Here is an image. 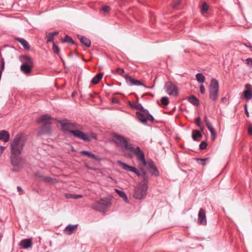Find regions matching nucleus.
<instances>
[{"instance_id":"1","label":"nucleus","mask_w":252,"mask_h":252,"mask_svg":"<svg viewBox=\"0 0 252 252\" xmlns=\"http://www.w3.org/2000/svg\"><path fill=\"white\" fill-rule=\"evenodd\" d=\"M111 136V141L118 147L120 148L126 154L129 150L132 149V144L129 142L128 138L116 132L112 133Z\"/></svg>"},{"instance_id":"2","label":"nucleus","mask_w":252,"mask_h":252,"mask_svg":"<svg viewBox=\"0 0 252 252\" xmlns=\"http://www.w3.org/2000/svg\"><path fill=\"white\" fill-rule=\"evenodd\" d=\"M25 144V140L22 133L17 134L10 144V155H20Z\"/></svg>"},{"instance_id":"3","label":"nucleus","mask_w":252,"mask_h":252,"mask_svg":"<svg viewBox=\"0 0 252 252\" xmlns=\"http://www.w3.org/2000/svg\"><path fill=\"white\" fill-rule=\"evenodd\" d=\"M111 205V199L106 197L94 202L92 204V208L95 211L105 213Z\"/></svg>"},{"instance_id":"4","label":"nucleus","mask_w":252,"mask_h":252,"mask_svg":"<svg viewBox=\"0 0 252 252\" xmlns=\"http://www.w3.org/2000/svg\"><path fill=\"white\" fill-rule=\"evenodd\" d=\"M148 184L140 182L135 188L133 197L136 199H142L146 197L147 193Z\"/></svg>"},{"instance_id":"5","label":"nucleus","mask_w":252,"mask_h":252,"mask_svg":"<svg viewBox=\"0 0 252 252\" xmlns=\"http://www.w3.org/2000/svg\"><path fill=\"white\" fill-rule=\"evenodd\" d=\"M10 162L13 167V172H18L24 167L25 161L20 155H10Z\"/></svg>"},{"instance_id":"6","label":"nucleus","mask_w":252,"mask_h":252,"mask_svg":"<svg viewBox=\"0 0 252 252\" xmlns=\"http://www.w3.org/2000/svg\"><path fill=\"white\" fill-rule=\"evenodd\" d=\"M70 132L72 133L74 136L87 142H90L92 139L96 140L97 139V135L94 132L85 134L79 130H70Z\"/></svg>"},{"instance_id":"7","label":"nucleus","mask_w":252,"mask_h":252,"mask_svg":"<svg viewBox=\"0 0 252 252\" xmlns=\"http://www.w3.org/2000/svg\"><path fill=\"white\" fill-rule=\"evenodd\" d=\"M126 154L129 157H132L133 155H135L137 159L142 163L143 165H146L147 164L148 161L146 160L144 153L140 147H137L134 148L132 146V149L129 150L126 153Z\"/></svg>"},{"instance_id":"8","label":"nucleus","mask_w":252,"mask_h":252,"mask_svg":"<svg viewBox=\"0 0 252 252\" xmlns=\"http://www.w3.org/2000/svg\"><path fill=\"white\" fill-rule=\"evenodd\" d=\"M219 84L216 79H212L209 86V97L216 101L218 97Z\"/></svg>"},{"instance_id":"9","label":"nucleus","mask_w":252,"mask_h":252,"mask_svg":"<svg viewBox=\"0 0 252 252\" xmlns=\"http://www.w3.org/2000/svg\"><path fill=\"white\" fill-rule=\"evenodd\" d=\"M24 59L25 62L21 65L20 69L22 72L28 75L32 72L33 62L31 57L29 56H25Z\"/></svg>"},{"instance_id":"10","label":"nucleus","mask_w":252,"mask_h":252,"mask_svg":"<svg viewBox=\"0 0 252 252\" xmlns=\"http://www.w3.org/2000/svg\"><path fill=\"white\" fill-rule=\"evenodd\" d=\"M164 89L165 92L170 95L177 96L178 94V87L172 82H166L164 84Z\"/></svg>"},{"instance_id":"11","label":"nucleus","mask_w":252,"mask_h":252,"mask_svg":"<svg viewBox=\"0 0 252 252\" xmlns=\"http://www.w3.org/2000/svg\"><path fill=\"white\" fill-rule=\"evenodd\" d=\"M143 166L147 168L152 176L158 177L159 176V172L152 160L148 161L147 164Z\"/></svg>"},{"instance_id":"12","label":"nucleus","mask_w":252,"mask_h":252,"mask_svg":"<svg viewBox=\"0 0 252 252\" xmlns=\"http://www.w3.org/2000/svg\"><path fill=\"white\" fill-rule=\"evenodd\" d=\"M58 123L60 124L64 130H68L69 128H78V125L76 123H68L66 119L63 120H59Z\"/></svg>"},{"instance_id":"13","label":"nucleus","mask_w":252,"mask_h":252,"mask_svg":"<svg viewBox=\"0 0 252 252\" xmlns=\"http://www.w3.org/2000/svg\"><path fill=\"white\" fill-rule=\"evenodd\" d=\"M119 164L125 170L134 172L138 177H141L142 174L141 173V172L138 171L135 167L128 165L122 161H119Z\"/></svg>"},{"instance_id":"14","label":"nucleus","mask_w":252,"mask_h":252,"mask_svg":"<svg viewBox=\"0 0 252 252\" xmlns=\"http://www.w3.org/2000/svg\"><path fill=\"white\" fill-rule=\"evenodd\" d=\"M50 116L45 114L38 118L36 120L37 123H42L43 125H51V121L53 120Z\"/></svg>"},{"instance_id":"15","label":"nucleus","mask_w":252,"mask_h":252,"mask_svg":"<svg viewBox=\"0 0 252 252\" xmlns=\"http://www.w3.org/2000/svg\"><path fill=\"white\" fill-rule=\"evenodd\" d=\"M198 222L199 224L206 225L207 224L206 212L205 210L201 208L198 212Z\"/></svg>"},{"instance_id":"16","label":"nucleus","mask_w":252,"mask_h":252,"mask_svg":"<svg viewBox=\"0 0 252 252\" xmlns=\"http://www.w3.org/2000/svg\"><path fill=\"white\" fill-rule=\"evenodd\" d=\"M32 238L22 240L20 242V246L24 249H28L32 247Z\"/></svg>"},{"instance_id":"17","label":"nucleus","mask_w":252,"mask_h":252,"mask_svg":"<svg viewBox=\"0 0 252 252\" xmlns=\"http://www.w3.org/2000/svg\"><path fill=\"white\" fill-rule=\"evenodd\" d=\"M50 133H51V125H43L38 132V135H40Z\"/></svg>"},{"instance_id":"18","label":"nucleus","mask_w":252,"mask_h":252,"mask_svg":"<svg viewBox=\"0 0 252 252\" xmlns=\"http://www.w3.org/2000/svg\"><path fill=\"white\" fill-rule=\"evenodd\" d=\"M77 226L78 224H69L65 227L64 230V232L67 235H71L75 232L77 228Z\"/></svg>"},{"instance_id":"19","label":"nucleus","mask_w":252,"mask_h":252,"mask_svg":"<svg viewBox=\"0 0 252 252\" xmlns=\"http://www.w3.org/2000/svg\"><path fill=\"white\" fill-rule=\"evenodd\" d=\"M81 154L83 156H86L89 158H93L96 161H99L100 160V158L98 156H96L92 152L88 151H82L81 152Z\"/></svg>"},{"instance_id":"20","label":"nucleus","mask_w":252,"mask_h":252,"mask_svg":"<svg viewBox=\"0 0 252 252\" xmlns=\"http://www.w3.org/2000/svg\"><path fill=\"white\" fill-rule=\"evenodd\" d=\"M77 37L82 44H84L87 47H89L91 46V41L89 38L81 35H78Z\"/></svg>"},{"instance_id":"21","label":"nucleus","mask_w":252,"mask_h":252,"mask_svg":"<svg viewBox=\"0 0 252 252\" xmlns=\"http://www.w3.org/2000/svg\"><path fill=\"white\" fill-rule=\"evenodd\" d=\"M10 135L8 131L2 130L0 131V140L5 142L9 140Z\"/></svg>"},{"instance_id":"22","label":"nucleus","mask_w":252,"mask_h":252,"mask_svg":"<svg viewBox=\"0 0 252 252\" xmlns=\"http://www.w3.org/2000/svg\"><path fill=\"white\" fill-rule=\"evenodd\" d=\"M130 106L133 108L140 111V112H142L143 113H148V110L145 109L140 103H135L134 104H130Z\"/></svg>"},{"instance_id":"23","label":"nucleus","mask_w":252,"mask_h":252,"mask_svg":"<svg viewBox=\"0 0 252 252\" xmlns=\"http://www.w3.org/2000/svg\"><path fill=\"white\" fill-rule=\"evenodd\" d=\"M141 173L142 174V179L140 182L143 183L144 184H149V176L147 173V172L143 168L141 169Z\"/></svg>"},{"instance_id":"24","label":"nucleus","mask_w":252,"mask_h":252,"mask_svg":"<svg viewBox=\"0 0 252 252\" xmlns=\"http://www.w3.org/2000/svg\"><path fill=\"white\" fill-rule=\"evenodd\" d=\"M136 116L137 117L138 120L142 123L143 124L146 125L147 123V119L145 116V114L142 112H136Z\"/></svg>"},{"instance_id":"25","label":"nucleus","mask_w":252,"mask_h":252,"mask_svg":"<svg viewBox=\"0 0 252 252\" xmlns=\"http://www.w3.org/2000/svg\"><path fill=\"white\" fill-rule=\"evenodd\" d=\"M15 39H16V40L19 42L21 44V45H23V46L24 47V48L25 49L28 50H29L30 49V45H29V43L28 42V41L27 40H26L25 39L18 37V38H16Z\"/></svg>"},{"instance_id":"26","label":"nucleus","mask_w":252,"mask_h":252,"mask_svg":"<svg viewBox=\"0 0 252 252\" xmlns=\"http://www.w3.org/2000/svg\"><path fill=\"white\" fill-rule=\"evenodd\" d=\"M124 78L126 81V83L129 86H133L135 79L128 74L124 75Z\"/></svg>"},{"instance_id":"27","label":"nucleus","mask_w":252,"mask_h":252,"mask_svg":"<svg viewBox=\"0 0 252 252\" xmlns=\"http://www.w3.org/2000/svg\"><path fill=\"white\" fill-rule=\"evenodd\" d=\"M202 136V133L198 130H193L192 131V138L193 140L197 141V138H200Z\"/></svg>"},{"instance_id":"28","label":"nucleus","mask_w":252,"mask_h":252,"mask_svg":"<svg viewBox=\"0 0 252 252\" xmlns=\"http://www.w3.org/2000/svg\"><path fill=\"white\" fill-rule=\"evenodd\" d=\"M58 34H59V32H56V31L54 32H49L48 33V34L46 36V37L47 38L46 42L47 43L51 42H53L54 41V36Z\"/></svg>"},{"instance_id":"29","label":"nucleus","mask_w":252,"mask_h":252,"mask_svg":"<svg viewBox=\"0 0 252 252\" xmlns=\"http://www.w3.org/2000/svg\"><path fill=\"white\" fill-rule=\"evenodd\" d=\"M189 101L193 105L198 106L199 105V100L194 95L188 98Z\"/></svg>"},{"instance_id":"30","label":"nucleus","mask_w":252,"mask_h":252,"mask_svg":"<svg viewBox=\"0 0 252 252\" xmlns=\"http://www.w3.org/2000/svg\"><path fill=\"white\" fill-rule=\"evenodd\" d=\"M115 191L118 193V194L121 197L123 198L126 202H128V198L124 191L120 190L118 189H115Z\"/></svg>"},{"instance_id":"31","label":"nucleus","mask_w":252,"mask_h":252,"mask_svg":"<svg viewBox=\"0 0 252 252\" xmlns=\"http://www.w3.org/2000/svg\"><path fill=\"white\" fill-rule=\"evenodd\" d=\"M102 77L103 74L102 73L97 74L92 79V83L94 84H97L102 79Z\"/></svg>"},{"instance_id":"32","label":"nucleus","mask_w":252,"mask_h":252,"mask_svg":"<svg viewBox=\"0 0 252 252\" xmlns=\"http://www.w3.org/2000/svg\"><path fill=\"white\" fill-rule=\"evenodd\" d=\"M196 78L197 81L200 83H204L205 80L204 76L201 73H198L196 75Z\"/></svg>"},{"instance_id":"33","label":"nucleus","mask_w":252,"mask_h":252,"mask_svg":"<svg viewBox=\"0 0 252 252\" xmlns=\"http://www.w3.org/2000/svg\"><path fill=\"white\" fill-rule=\"evenodd\" d=\"M62 42L63 43H70L72 44H74L73 40L68 35H66L64 38H62Z\"/></svg>"},{"instance_id":"34","label":"nucleus","mask_w":252,"mask_h":252,"mask_svg":"<svg viewBox=\"0 0 252 252\" xmlns=\"http://www.w3.org/2000/svg\"><path fill=\"white\" fill-rule=\"evenodd\" d=\"M196 125L200 128L202 131H203L204 129V126L201 122V119L199 117H197L195 119Z\"/></svg>"},{"instance_id":"35","label":"nucleus","mask_w":252,"mask_h":252,"mask_svg":"<svg viewBox=\"0 0 252 252\" xmlns=\"http://www.w3.org/2000/svg\"><path fill=\"white\" fill-rule=\"evenodd\" d=\"M35 177L38 181H43L44 176L39 172H37L35 173Z\"/></svg>"},{"instance_id":"36","label":"nucleus","mask_w":252,"mask_h":252,"mask_svg":"<svg viewBox=\"0 0 252 252\" xmlns=\"http://www.w3.org/2000/svg\"><path fill=\"white\" fill-rule=\"evenodd\" d=\"M66 197L67 198H71L73 199H78L83 197V195L80 194H66Z\"/></svg>"},{"instance_id":"37","label":"nucleus","mask_w":252,"mask_h":252,"mask_svg":"<svg viewBox=\"0 0 252 252\" xmlns=\"http://www.w3.org/2000/svg\"><path fill=\"white\" fill-rule=\"evenodd\" d=\"M244 96L246 99L249 100L252 98V93L250 90H246L244 91Z\"/></svg>"},{"instance_id":"38","label":"nucleus","mask_w":252,"mask_h":252,"mask_svg":"<svg viewBox=\"0 0 252 252\" xmlns=\"http://www.w3.org/2000/svg\"><path fill=\"white\" fill-rule=\"evenodd\" d=\"M43 181L47 183H55L57 182V180L50 177H44Z\"/></svg>"},{"instance_id":"39","label":"nucleus","mask_w":252,"mask_h":252,"mask_svg":"<svg viewBox=\"0 0 252 252\" xmlns=\"http://www.w3.org/2000/svg\"><path fill=\"white\" fill-rule=\"evenodd\" d=\"M161 103L163 105H168L169 101L168 98L166 96H163L161 98Z\"/></svg>"},{"instance_id":"40","label":"nucleus","mask_w":252,"mask_h":252,"mask_svg":"<svg viewBox=\"0 0 252 252\" xmlns=\"http://www.w3.org/2000/svg\"><path fill=\"white\" fill-rule=\"evenodd\" d=\"M208 5L206 2H204L202 6L201 12L202 13H206L208 10Z\"/></svg>"},{"instance_id":"41","label":"nucleus","mask_w":252,"mask_h":252,"mask_svg":"<svg viewBox=\"0 0 252 252\" xmlns=\"http://www.w3.org/2000/svg\"><path fill=\"white\" fill-rule=\"evenodd\" d=\"M52 49L54 52L57 54H59L60 53V49L58 46L55 44V42L53 43Z\"/></svg>"},{"instance_id":"42","label":"nucleus","mask_w":252,"mask_h":252,"mask_svg":"<svg viewBox=\"0 0 252 252\" xmlns=\"http://www.w3.org/2000/svg\"><path fill=\"white\" fill-rule=\"evenodd\" d=\"M196 160L197 161H200V164H201V165H205L206 164V161L208 160V158H196Z\"/></svg>"},{"instance_id":"43","label":"nucleus","mask_w":252,"mask_h":252,"mask_svg":"<svg viewBox=\"0 0 252 252\" xmlns=\"http://www.w3.org/2000/svg\"><path fill=\"white\" fill-rule=\"evenodd\" d=\"M144 114H145V115L147 116V120L148 119L152 122H154L155 119H154V117L150 114L148 110V113H145Z\"/></svg>"},{"instance_id":"44","label":"nucleus","mask_w":252,"mask_h":252,"mask_svg":"<svg viewBox=\"0 0 252 252\" xmlns=\"http://www.w3.org/2000/svg\"><path fill=\"white\" fill-rule=\"evenodd\" d=\"M207 143L206 141H202L199 145V149L201 150H204L206 148Z\"/></svg>"},{"instance_id":"45","label":"nucleus","mask_w":252,"mask_h":252,"mask_svg":"<svg viewBox=\"0 0 252 252\" xmlns=\"http://www.w3.org/2000/svg\"><path fill=\"white\" fill-rule=\"evenodd\" d=\"M116 73L119 74V75H122L124 73L125 70L123 68H117L115 71Z\"/></svg>"},{"instance_id":"46","label":"nucleus","mask_w":252,"mask_h":252,"mask_svg":"<svg viewBox=\"0 0 252 252\" xmlns=\"http://www.w3.org/2000/svg\"><path fill=\"white\" fill-rule=\"evenodd\" d=\"M181 0H176L174 4L173 5V7L174 9H176L177 8V7L179 5V4L181 3Z\"/></svg>"},{"instance_id":"47","label":"nucleus","mask_w":252,"mask_h":252,"mask_svg":"<svg viewBox=\"0 0 252 252\" xmlns=\"http://www.w3.org/2000/svg\"><path fill=\"white\" fill-rule=\"evenodd\" d=\"M206 126L210 131H212L215 130L210 122L206 124Z\"/></svg>"},{"instance_id":"48","label":"nucleus","mask_w":252,"mask_h":252,"mask_svg":"<svg viewBox=\"0 0 252 252\" xmlns=\"http://www.w3.org/2000/svg\"><path fill=\"white\" fill-rule=\"evenodd\" d=\"M211 132V138L212 140H214L216 137V133L215 132V130H213L212 131H210Z\"/></svg>"},{"instance_id":"49","label":"nucleus","mask_w":252,"mask_h":252,"mask_svg":"<svg viewBox=\"0 0 252 252\" xmlns=\"http://www.w3.org/2000/svg\"><path fill=\"white\" fill-rule=\"evenodd\" d=\"M110 9V8L109 6H104L102 8V10L104 12H108Z\"/></svg>"},{"instance_id":"50","label":"nucleus","mask_w":252,"mask_h":252,"mask_svg":"<svg viewBox=\"0 0 252 252\" xmlns=\"http://www.w3.org/2000/svg\"><path fill=\"white\" fill-rule=\"evenodd\" d=\"M134 85L135 86H144V84L140 81L138 80H135Z\"/></svg>"},{"instance_id":"51","label":"nucleus","mask_w":252,"mask_h":252,"mask_svg":"<svg viewBox=\"0 0 252 252\" xmlns=\"http://www.w3.org/2000/svg\"><path fill=\"white\" fill-rule=\"evenodd\" d=\"M246 63L249 65H252V59L251 58H248L246 60Z\"/></svg>"},{"instance_id":"52","label":"nucleus","mask_w":252,"mask_h":252,"mask_svg":"<svg viewBox=\"0 0 252 252\" xmlns=\"http://www.w3.org/2000/svg\"><path fill=\"white\" fill-rule=\"evenodd\" d=\"M200 92L202 94H204L205 93V88L203 85H201L200 87Z\"/></svg>"},{"instance_id":"53","label":"nucleus","mask_w":252,"mask_h":252,"mask_svg":"<svg viewBox=\"0 0 252 252\" xmlns=\"http://www.w3.org/2000/svg\"><path fill=\"white\" fill-rule=\"evenodd\" d=\"M245 114H246L247 117H249L250 116H249V113L248 111L247 104H246L245 105Z\"/></svg>"},{"instance_id":"54","label":"nucleus","mask_w":252,"mask_h":252,"mask_svg":"<svg viewBox=\"0 0 252 252\" xmlns=\"http://www.w3.org/2000/svg\"><path fill=\"white\" fill-rule=\"evenodd\" d=\"M17 189L19 192H21V194H24L23 190L20 186H18Z\"/></svg>"},{"instance_id":"55","label":"nucleus","mask_w":252,"mask_h":252,"mask_svg":"<svg viewBox=\"0 0 252 252\" xmlns=\"http://www.w3.org/2000/svg\"><path fill=\"white\" fill-rule=\"evenodd\" d=\"M248 133L250 135H252V125H250L248 128Z\"/></svg>"},{"instance_id":"56","label":"nucleus","mask_w":252,"mask_h":252,"mask_svg":"<svg viewBox=\"0 0 252 252\" xmlns=\"http://www.w3.org/2000/svg\"><path fill=\"white\" fill-rule=\"evenodd\" d=\"M4 149H5L4 147H3L2 146H0V156H1L2 155V154L3 153Z\"/></svg>"},{"instance_id":"57","label":"nucleus","mask_w":252,"mask_h":252,"mask_svg":"<svg viewBox=\"0 0 252 252\" xmlns=\"http://www.w3.org/2000/svg\"><path fill=\"white\" fill-rule=\"evenodd\" d=\"M221 102L222 103H226L227 102V98L225 97H223L221 99Z\"/></svg>"},{"instance_id":"58","label":"nucleus","mask_w":252,"mask_h":252,"mask_svg":"<svg viewBox=\"0 0 252 252\" xmlns=\"http://www.w3.org/2000/svg\"><path fill=\"white\" fill-rule=\"evenodd\" d=\"M204 122H205L206 124L210 122L206 116L204 117Z\"/></svg>"},{"instance_id":"59","label":"nucleus","mask_w":252,"mask_h":252,"mask_svg":"<svg viewBox=\"0 0 252 252\" xmlns=\"http://www.w3.org/2000/svg\"><path fill=\"white\" fill-rule=\"evenodd\" d=\"M245 45L246 47H248V48H252V46L251 45H247V44H245Z\"/></svg>"},{"instance_id":"60","label":"nucleus","mask_w":252,"mask_h":252,"mask_svg":"<svg viewBox=\"0 0 252 252\" xmlns=\"http://www.w3.org/2000/svg\"><path fill=\"white\" fill-rule=\"evenodd\" d=\"M33 191L36 192H38V191L36 189H33Z\"/></svg>"},{"instance_id":"61","label":"nucleus","mask_w":252,"mask_h":252,"mask_svg":"<svg viewBox=\"0 0 252 252\" xmlns=\"http://www.w3.org/2000/svg\"><path fill=\"white\" fill-rule=\"evenodd\" d=\"M114 102H116V103H118V100H117V101H116V100H115V101H114Z\"/></svg>"},{"instance_id":"62","label":"nucleus","mask_w":252,"mask_h":252,"mask_svg":"<svg viewBox=\"0 0 252 252\" xmlns=\"http://www.w3.org/2000/svg\"><path fill=\"white\" fill-rule=\"evenodd\" d=\"M114 102H116V103H118V100H117V101H116V100H115V101H114Z\"/></svg>"},{"instance_id":"63","label":"nucleus","mask_w":252,"mask_h":252,"mask_svg":"<svg viewBox=\"0 0 252 252\" xmlns=\"http://www.w3.org/2000/svg\"><path fill=\"white\" fill-rule=\"evenodd\" d=\"M75 95V93H72V95Z\"/></svg>"}]
</instances>
